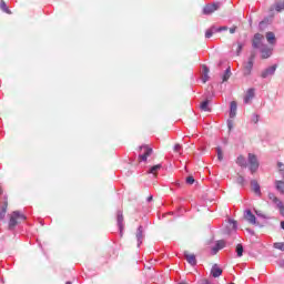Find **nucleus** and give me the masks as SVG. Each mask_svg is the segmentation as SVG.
<instances>
[{
	"label": "nucleus",
	"mask_w": 284,
	"mask_h": 284,
	"mask_svg": "<svg viewBox=\"0 0 284 284\" xmlns=\"http://www.w3.org/2000/svg\"><path fill=\"white\" fill-rule=\"evenodd\" d=\"M277 265L278 267H284V260H278Z\"/></svg>",
	"instance_id": "nucleus-51"
},
{
	"label": "nucleus",
	"mask_w": 284,
	"mask_h": 284,
	"mask_svg": "<svg viewBox=\"0 0 284 284\" xmlns=\"http://www.w3.org/2000/svg\"><path fill=\"white\" fill-rule=\"evenodd\" d=\"M236 165L240 168H247V160L243 155H239L235 161Z\"/></svg>",
	"instance_id": "nucleus-25"
},
{
	"label": "nucleus",
	"mask_w": 284,
	"mask_h": 284,
	"mask_svg": "<svg viewBox=\"0 0 284 284\" xmlns=\"http://www.w3.org/2000/svg\"><path fill=\"white\" fill-rule=\"evenodd\" d=\"M246 232H247V234H250L251 236H255V232H254V230H252V229H246Z\"/></svg>",
	"instance_id": "nucleus-49"
},
{
	"label": "nucleus",
	"mask_w": 284,
	"mask_h": 284,
	"mask_svg": "<svg viewBox=\"0 0 284 284\" xmlns=\"http://www.w3.org/2000/svg\"><path fill=\"white\" fill-rule=\"evenodd\" d=\"M274 250H280V252H284V242H275L273 243Z\"/></svg>",
	"instance_id": "nucleus-35"
},
{
	"label": "nucleus",
	"mask_w": 284,
	"mask_h": 284,
	"mask_svg": "<svg viewBox=\"0 0 284 284\" xmlns=\"http://www.w3.org/2000/svg\"><path fill=\"white\" fill-rule=\"evenodd\" d=\"M258 119H260L258 114L254 113L253 116H252V122L257 123Z\"/></svg>",
	"instance_id": "nucleus-44"
},
{
	"label": "nucleus",
	"mask_w": 284,
	"mask_h": 284,
	"mask_svg": "<svg viewBox=\"0 0 284 284\" xmlns=\"http://www.w3.org/2000/svg\"><path fill=\"white\" fill-rule=\"evenodd\" d=\"M123 211L116 212V225L120 232V236H123V231L125 230V224H123Z\"/></svg>",
	"instance_id": "nucleus-8"
},
{
	"label": "nucleus",
	"mask_w": 284,
	"mask_h": 284,
	"mask_svg": "<svg viewBox=\"0 0 284 284\" xmlns=\"http://www.w3.org/2000/svg\"><path fill=\"white\" fill-rule=\"evenodd\" d=\"M244 219L251 223V225H255L257 227H265V225L258 223V221L256 220V215H254V213L252 212V210L246 209L244 211Z\"/></svg>",
	"instance_id": "nucleus-4"
},
{
	"label": "nucleus",
	"mask_w": 284,
	"mask_h": 284,
	"mask_svg": "<svg viewBox=\"0 0 284 284\" xmlns=\"http://www.w3.org/2000/svg\"><path fill=\"white\" fill-rule=\"evenodd\" d=\"M140 152H143L142 154H149V156H152V152H154V150L145 144L139 146Z\"/></svg>",
	"instance_id": "nucleus-28"
},
{
	"label": "nucleus",
	"mask_w": 284,
	"mask_h": 284,
	"mask_svg": "<svg viewBox=\"0 0 284 284\" xmlns=\"http://www.w3.org/2000/svg\"><path fill=\"white\" fill-rule=\"evenodd\" d=\"M275 190L284 196V181L283 180H277L275 181Z\"/></svg>",
	"instance_id": "nucleus-24"
},
{
	"label": "nucleus",
	"mask_w": 284,
	"mask_h": 284,
	"mask_svg": "<svg viewBox=\"0 0 284 284\" xmlns=\"http://www.w3.org/2000/svg\"><path fill=\"white\" fill-rule=\"evenodd\" d=\"M236 230H239V222L234 219H229V225L223 230V234L230 236L233 232H236Z\"/></svg>",
	"instance_id": "nucleus-6"
},
{
	"label": "nucleus",
	"mask_w": 284,
	"mask_h": 284,
	"mask_svg": "<svg viewBox=\"0 0 284 284\" xmlns=\"http://www.w3.org/2000/svg\"><path fill=\"white\" fill-rule=\"evenodd\" d=\"M21 221H28V216L21 211H13L9 215L8 230L9 232H14L17 230V225L21 223Z\"/></svg>",
	"instance_id": "nucleus-1"
},
{
	"label": "nucleus",
	"mask_w": 284,
	"mask_h": 284,
	"mask_svg": "<svg viewBox=\"0 0 284 284\" xmlns=\"http://www.w3.org/2000/svg\"><path fill=\"white\" fill-rule=\"evenodd\" d=\"M263 41H265V37L261 33H255L251 40L253 50H261L265 45Z\"/></svg>",
	"instance_id": "nucleus-3"
},
{
	"label": "nucleus",
	"mask_w": 284,
	"mask_h": 284,
	"mask_svg": "<svg viewBox=\"0 0 284 284\" xmlns=\"http://www.w3.org/2000/svg\"><path fill=\"white\" fill-rule=\"evenodd\" d=\"M243 48H245V42L237 41V49H236V57H241V53L243 52Z\"/></svg>",
	"instance_id": "nucleus-31"
},
{
	"label": "nucleus",
	"mask_w": 284,
	"mask_h": 284,
	"mask_svg": "<svg viewBox=\"0 0 284 284\" xmlns=\"http://www.w3.org/2000/svg\"><path fill=\"white\" fill-rule=\"evenodd\" d=\"M255 214L258 219H264V220H267L270 219L267 215L263 214V212L258 211V210H255Z\"/></svg>",
	"instance_id": "nucleus-40"
},
{
	"label": "nucleus",
	"mask_w": 284,
	"mask_h": 284,
	"mask_svg": "<svg viewBox=\"0 0 284 284\" xmlns=\"http://www.w3.org/2000/svg\"><path fill=\"white\" fill-rule=\"evenodd\" d=\"M185 261L189 263L191 267H196V255L195 254H189L187 251L184 252Z\"/></svg>",
	"instance_id": "nucleus-12"
},
{
	"label": "nucleus",
	"mask_w": 284,
	"mask_h": 284,
	"mask_svg": "<svg viewBox=\"0 0 284 284\" xmlns=\"http://www.w3.org/2000/svg\"><path fill=\"white\" fill-rule=\"evenodd\" d=\"M3 194V189L0 187V195Z\"/></svg>",
	"instance_id": "nucleus-55"
},
{
	"label": "nucleus",
	"mask_w": 284,
	"mask_h": 284,
	"mask_svg": "<svg viewBox=\"0 0 284 284\" xmlns=\"http://www.w3.org/2000/svg\"><path fill=\"white\" fill-rule=\"evenodd\" d=\"M267 43L270 45H276V34L272 31L266 32L265 34Z\"/></svg>",
	"instance_id": "nucleus-21"
},
{
	"label": "nucleus",
	"mask_w": 284,
	"mask_h": 284,
	"mask_svg": "<svg viewBox=\"0 0 284 284\" xmlns=\"http://www.w3.org/2000/svg\"><path fill=\"white\" fill-rule=\"evenodd\" d=\"M225 247V241L219 240L215 242L214 246L211 248L212 256H216L217 252H221Z\"/></svg>",
	"instance_id": "nucleus-11"
},
{
	"label": "nucleus",
	"mask_w": 284,
	"mask_h": 284,
	"mask_svg": "<svg viewBox=\"0 0 284 284\" xmlns=\"http://www.w3.org/2000/svg\"><path fill=\"white\" fill-rule=\"evenodd\" d=\"M217 161H223V149L221 146L216 148Z\"/></svg>",
	"instance_id": "nucleus-39"
},
{
	"label": "nucleus",
	"mask_w": 284,
	"mask_h": 284,
	"mask_svg": "<svg viewBox=\"0 0 284 284\" xmlns=\"http://www.w3.org/2000/svg\"><path fill=\"white\" fill-rule=\"evenodd\" d=\"M178 284H186L185 282H180V283H178Z\"/></svg>",
	"instance_id": "nucleus-57"
},
{
	"label": "nucleus",
	"mask_w": 284,
	"mask_h": 284,
	"mask_svg": "<svg viewBox=\"0 0 284 284\" xmlns=\"http://www.w3.org/2000/svg\"><path fill=\"white\" fill-rule=\"evenodd\" d=\"M260 53H261V59H270V57H272V54L274 53V49L265 44L260 49Z\"/></svg>",
	"instance_id": "nucleus-10"
},
{
	"label": "nucleus",
	"mask_w": 284,
	"mask_h": 284,
	"mask_svg": "<svg viewBox=\"0 0 284 284\" xmlns=\"http://www.w3.org/2000/svg\"><path fill=\"white\" fill-rule=\"evenodd\" d=\"M202 72H203V78H202V83H205L206 81H210V67L207 64H201Z\"/></svg>",
	"instance_id": "nucleus-19"
},
{
	"label": "nucleus",
	"mask_w": 284,
	"mask_h": 284,
	"mask_svg": "<svg viewBox=\"0 0 284 284\" xmlns=\"http://www.w3.org/2000/svg\"><path fill=\"white\" fill-rule=\"evenodd\" d=\"M224 61L223 60H220L219 63H217V68H221L223 65Z\"/></svg>",
	"instance_id": "nucleus-52"
},
{
	"label": "nucleus",
	"mask_w": 284,
	"mask_h": 284,
	"mask_svg": "<svg viewBox=\"0 0 284 284\" xmlns=\"http://www.w3.org/2000/svg\"><path fill=\"white\" fill-rule=\"evenodd\" d=\"M252 70H254V62H245L243 69V77H250L252 74Z\"/></svg>",
	"instance_id": "nucleus-15"
},
{
	"label": "nucleus",
	"mask_w": 284,
	"mask_h": 284,
	"mask_svg": "<svg viewBox=\"0 0 284 284\" xmlns=\"http://www.w3.org/2000/svg\"><path fill=\"white\" fill-rule=\"evenodd\" d=\"M176 213H178L176 216H183V209H182L181 206H179V207L176 209Z\"/></svg>",
	"instance_id": "nucleus-45"
},
{
	"label": "nucleus",
	"mask_w": 284,
	"mask_h": 284,
	"mask_svg": "<svg viewBox=\"0 0 284 284\" xmlns=\"http://www.w3.org/2000/svg\"><path fill=\"white\" fill-rule=\"evenodd\" d=\"M214 94L211 95V99H213Z\"/></svg>",
	"instance_id": "nucleus-59"
},
{
	"label": "nucleus",
	"mask_w": 284,
	"mask_h": 284,
	"mask_svg": "<svg viewBox=\"0 0 284 284\" xmlns=\"http://www.w3.org/2000/svg\"><path fill=\"white\" fill-rule=\"evenodd\" d=\"M214 33H215L214 27L211 26V28L205 31V39H212Z\"/></svg>",
	"instance_id": "nucleus-34"
},
{
	"label": "nucleus",
	"mask_w": 284,
	"mask_h": 284,
	"mask_svg": "<svg viewBox=\"0 0 284 284\" xmlns=\"http://www.w3.org/2000/svg\"><path fill=\"white\" fill-rule=\"evenodd\" d=\"M237 108H239V103H236V101H231L230 111H229L230 119H235L236 118Z\"/></svg>",
	"instance_id": "nucleus-17"
},
{
	"label": "nucleus",
	"mask_w": 284,
	"mask_h": 284,
	"mask_svg": "<svg viewBox=\"0 0 284 284\" xmlns=\"http://www.w3.org/2000/svg\"><path fill=\"white\" fill-rule=\"evenodd\" d=\"M278 173L282 179H284V163L277 162Z\"/></svg>",
	"instance_id": "nucleus-38"
},
{
	"label": "nucleus",
	"mask_w": 284,
	"mask_h": 284,
	"mask_svg": "<svg viewBox=\"0 0 284 284\" xmlns=\"http://www.w3.org/2000/svg\"><path fill=\"white\" fill-rule=\"evenodd\" d=\"M213 27V30L214 32H226V30H229L227 26H222V27H216V26H212Z\"/></svg>",
	"instance_id": "nucleus-33"
},
{
	"label": "nucleus",
	"mask_w": 284,
	"mask_h": 284,
	"mask_svg": "<svg viewBox=\"0 0 284 284\" xmlns=\"http://www.w3.org/2000/svg\"><path fill=\"white\" fill-rule=\"evenodd\" d=\"M152 201H154V195L150 194V195L146 197V203H152Z\"/></svg>",
	"instance_id": "nucleus-48"
},
{
	"label": "nucleus",
	"mask_w": 284,
	"mask_h": 284,
	"mask_svg": "<svg viewBox=\"0 0 284 284\" xmlns=\"http://www.w3.org/2000/svg\"><path fill=\"white\" fill-rule=\"evenodd\" d=\"M221 8V2H213V3H207L203 9H202V14L205 17H210V14H214L216 10Z\"/></svg>",
	"instance_id": "nucleus-5"
},
{
	"label": "nucleus",
	"mask_w": 284,
	"mask_h": 284,
	"mask_svg": "<svg viewBox=\"0 0 284 284\" xmlns=\"http://www.w3.org/2000/svg\"><path fill=\"white\" fill-rule=\"evenodd\" d=\"M174 216V212H169L162 215V219H165L166 216Z\"/></svg>",
	"instance_id": "nucleus-50"
},
{
	"label": "nucleus",
	"mask_w": 284,
	"mask_h": 284,
	"mask_svg": "<svg viewBox=\"0 0 284 284\" xmlns=\"http://www.w3.org/2000/svg\"><path fill=\"white\" fill-rule=\"evenodd\" d=\"M244 252H245V246H243L242 243H239L235 246V253H236L237 258H241L243 256Z\"/></svg>",
	"instance_id": "nucleus-27"
},
{
	"label": "nucleus",
	"mask_w": 284,
	"mask_h": 284,
	"mask_svg": "<svg viewBox=\"0 0 284 284\" xmlns=\"http://www.w3.org/2000/svg\"><path fill=\"white\" fill-rule=\"evenodd\" d=\"M174 152H181V144H175L173 146Z\"/></svg>",
	"instance_id": "nucleus-47"
},
{
	"label": "nucleus",
	"mask_w": 284,
	"mask_h": 284,
	"mask_svg": "<svg viewBox=\"0 0 284 284\" xmlns=\"http://www.w3.org/2000/svg\"><path fill=\"white\" fill-rule=\"evenodd\" d=\"M278 69V64L275 63L271 67H267L261 72V78L262 79H267L268 77H274L276 74V70Z\"/></svg>",
	"instance_id": "nucleus-7"
},
{
	"label": "nucleus",
	"mask_w": 284,
	"mask_h": 284,
	"mask_svg": "<svg viewBox=\"0 0 284 284\" xmlns=\"http://www.w3.org/2000/svg\"><path fill=\"white\" fill-rule=\"evenodd\" d=\"M268 199H270V201H272V202L274 203L275 206H277L280 203L283 202V201H281V200L276 196V194H274V193H272V192L268 193Z\"/></svg>",
	"instance_id": "nucleus-29"
},
{
	"label": "nucleus",
	"mask_w": 284,
	"mask_h": 284,
	"mask_svg": "<svg viewBox=\"0 0 284 284\" xmlns=\"http://www.w3.org/2000/svg\"><path fill=\"white\" fill-rule=\"evenodd\" d=\"M254 97H256V89L254 88L247 89L246 94L244 97V103H250V100L254 99Z\"/></svg>",
	"instance_id": "nucleus-18"
},
{
	"label": "nucleus",
	"mask_w": 284,
	"mask_h": 284,
	"mask_svg": "<svg viewBox=\"0 0 284 284\" xmlns=\"http://www.w3.org/2000/svg\"><path fill=\"white\" fill-rule=\"evenodd\" d=\"M251 186H252V191L254 192V194H256V196H260V197L263 196V193L261 192V184H258V181L252 180Z\"/></svg>",
	"instance_id": "nucleus-14"
},
{
	"label": "nucleus",
	"mask_w": 284,
	"mask_h": 284,
	"mask_svg": "<svg viewBox=\"0 0 284 284\" xmlns=\"http://www.w3.org/2000/svg\"><path fill=\"white\" fill-rule=\"evenodd\" d=\"M185 183H186V185H194V183H196V179H194V175H189L185 179Z\"/></svg>",
	"instance_id": "nucleus-37"
},
{
	"label": "nucleus",
	"mask_w": 284,
	"mask_h": 284,
	"mask_svg": "<svg viewBox=\"0 0 284 284\" xmlns=\"http://www.w3.org/2000/svg\"><path fill=\"white\" fill-rule=\"evenodd\" d=\"M247 163L251 174H255V172H258V168L261 164L258 163V158L256 156V154L248 153Z\"/></svg>",
	"instance_id": "nucleus-2"
},
{
	"label": "nucleus",
	"mask_w": 284,
	"mask_h": 284,
	"mask_svg": "<svg viewBox=\"0 0 284 284\" xmlns=\"http://www.w3.org/2000/svg\"><path fill=\"white\" fill-rule=\"evenodd\" d=\"M163 168L162 163L152 165L149 168L148 174H153L154 176H156V172H159V170H161Z\"/></svg>",
	"instance_id": "nucleus-26"
},
{
	"label": "nucleus",
	"mask_w": 284,
	"mask_h": 284,
	"mask_svg": "<svg viewBox=\"0 0 284 284\" xmlns=\"http://www.w3.org/2000/svg\"><path fill=\"white\" fill-rule=\"evenodd\" d=\"M226 125H227L229 132H232V130H234V121L229 119L226 121Z\"/></svg>",
	"instance_id": "nucleus-41"
},
{
	"label": "nucleus",
	"mask_w": 284,
	"mask_h": 284,
	"mask_svg": "<svg viewBox=\"0 0 284 284\" xmlns=\"http://www.w3.org/2000/svg\"><path fill=\"white\" fill-rule=\"evenodd\" d=\"M211 276L213 278H219L220 276H223V270L221 268V266H219V264H213L211 268Z\"/></svg>",
	"instance_id": "nucleus-13"
},
{
	"label": "nucleus",
	"mask_w": 284,
	"mask_h": 284,
	"mask_svg": "<svg viewBox=\"0 0 284 284\" xmlns=\"http://www.w3.org/2000/svg\"><path fill=\"white\" fill-rule=\"evenodd\" d=\"M6 214H8V195H3V201L0 210V222L6 221Z\"/></svg>",
	"instance_id": "nucleus-9"
},
{
	"label": "nucleus",
	"mask_w": 284,
	"mask_h": 284,
	"mask_svg": "<svg viewBox=\"0 0 284 284\" xmlns=\"http://www.w3.org/2000/svg\"><path fill=\"white\" fill-rule=\"evenodd\" d=\"M135 237L138 241V247H141V245H143V225L138 226Z\"/></svg>",
	"instance_id": "nucleus-16"
},
{
	"label": "nucleus",
	"mask_w": 284,
	"mask_h": 284,
	"mask_svg": "<svg viewBox=\"0 0 284 284\" xmlns=\"http://www.w3.org/2000/svg\"><path fill=\"white\" fill-rule=\"evenodd\" d=\"M39 246L41 247V250H43V246L41 244H39Z\"/></svg>",
	"instance_id": "nucleus-58"
},
{
	"label": "nucleus",
	"mask_w": 284,
	"mask_h": 284,
	"mask_svg": "<svg viewBox=\"0 0 284 284\" xmlns=\"http://www.w3.org/2000/svg\"><path fill=\"white\" fill-rule=\"evenodd\" d=\"M65 284H72V282L71 281H67Z\"/></svg>",
	"instance_id": "nucleus-56"
},
{
	"label": "nucleus",
	"mask_w": 284,
	"mask_h": 284,
	"mask_svg": "<svg viewBox=\"0 0 284 284\" xmlns=\"http://www.w3.org/2000/svg\"><path fill=\"white\" fill-rule=\"evenodd\" d=\"M237 30L236 26H233L232 28H230V34H235Z\"/></svg>",
	"instance_id": "nucleus-46"
},
{
	"label": "nucleus",
	"mask_w": 284,
	"mask_h": 284,
	"mask_svg": "<svg viewBox=\"0 0 284 284\" xmlns=\"http://www.w3.org/2000/svg\"><path fill=\"white\" fill-rule=\"evenodd\" d=\"M232 77V67H227L222 74V83H227Z\"/></svg>",
	"instance_id": "nucleus-20"
},
{
	"label": "nucleus",
	"mask_w": 284,
	"mask_h": 284,
	"mask_svg": "<svg viewBox=\"0 0 284 284\" xmlns=\"http://www.w3.org/2000/svg\"><path fill=\"white\" fill-rule=\"evenodd\" d=\"M255 60H256V53L251 52L247 61L251 62V63H254Z\"/></svg>",
	"instance_id": "nucleus-42"
},
{
	"label": "nucleus",
	"mask_w": 284,
	"mask_h": 284,
	"mask_svg": "<svg viewBox=\"0 0 284 284\" xmlns=\"http://www.w3.org/2000/svg\"><path fill=\"white\" fill-rule=\"evenodd\" d=\"M200 110L202 112H212V109H210V99H205L200 103Z\"/></svg>",
	"instance_id": "nucleus-22"
},
{
	"label": "nucleus",
	"mask_w": 284,
	"mask_h": 284,
	"mask_svg": "<svg viewBox=\"0 0 284 284\" xmlns=\"http://www.w3.org/2000/svg\"><path fill=\"white\" fill-rule=\"evenodd\" d=\"M270 26V18L265 17L262 21L258 23V30L260 32H263V30H266Z\"/></svg>",
	"instance_id": "nucleus-23"
},
{
	"label": "nucleus",
	"mask_w": 284,
	"mask_h": 284,
	"mask_svg": "<svg viewBox=\"0 0 284 284\" xmlns=\"http://www.w3.org/2000/svg\"><path fill=\"white\" fill-rule=\"evenodd\" d=\"M148 156H150V153H146V154L140 153L138 155L139 163H146L148 162Z\"/></svg>",
	"instance_id": "nucleus-32"
},
{
	"label": "nucleus",
	"mask_w": 284,
	"mask_h": 284,
	"mask_svg": "<svg viewBox=\"0 0 284 284\" xmlns=\"http://www.w3.org/2000/svg\"><path fill=\"white\" fill-rule=\"evenodd\" d=\"M237 183H239V185H245V176L240 175V176L237 178Z\"/></svg>",
	"instance_id": "nucleus-43"
},
{
	"label": "nucleus",
	"mask_w": 284,
	"mask_h": 284,
	"mask_svg": "<svg viewBox=\"0 0 284 284\" xmlns=\"http://www.w3.org/2000/svg\"><path fill=\"white\" fill-rule=\"evenodd\" d=\"M0 9L2 10V12H6V14H12V11L10 10V8H8V4L3 0L0 1Z\"/></svg>",
	"instance_id": "nucleus-30"
},
{
	"label": "nucleus",
	"mask_w": 284,
	"mask_h": 284,
	"mask_svg": "<svg viewBox=\"0 0 284 284\" xmlns=\"http://www.w3.org/2000/svg\"><path fill=\"white\" fill-rule=\"evenodd\" d=\"M274 8H275L276 12H283V10H284V1L283 2H275Z\"/></svg>",
	"instance_id": "nucleus-36"
},
{
	"label": "nucleus",
	"mask_w": 284,
	"mask_h": 284,
	"mask_svg": "<svg viewBox=\"0 0 284 284\" xmlns=\"http://www.w3.org/2000/svg\"><path fill=\"white\" fill-rule=\"evenodd\" d=\"M201 284H213V283L210 282L209 280H204Z\"/></svg>",
	"instance_id": "nucleus-53"
},
{
	"label": "nucleus",
	"mask_w": 284,
	"mask_h": 284,
	"mask_svg": "<svg viewBox=\"0 0 284 284\" xmlns=\"http://www.w3.org/2000/svg\"><path fill=\"white\" fill-rule=\"evenodd\" d=\"M280 227H281V230H284V221L280 222Z\"/></svg>",
	"instance_id": "nucleus-54"
}]
</instances>
